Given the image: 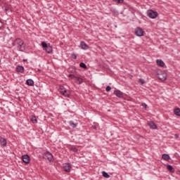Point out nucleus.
Listing matches in <instances>:
<instances>
[{"mask_svg": "<svg viewBox=\"0 0 180 180\" xmlns=\"http://www.w3.org/2000/svg\"><path fill=\"white\" fill-rule=\"evenodd\" d=\"M13 46L17 47L19 51H25V46L23 42V40L20 39V38L16 39L12 43Z\"/></svg>", "mask_w": 180, "mask_h": 180, "instance_id": "f257e3e1", "label": "nucleus"}, {"mask_svg": "<svg viewBox=\"0 0 180 180\" xmlns=\"http://www.w3.org/2000/svg\"><path fill=\"white\" fill-rule=\"evenodd\" d=\"M41 46L43 50H44L46 53H47V54H51V53H53V46H51L50 44L42 41Z\"/></svg>", "mask_w": 180, "mask_h": 180, "instance_id": "f03ea898", "label": "nucleus"}, {"mask_svg": "<svg viewBox=\"0 0 180 180\" xmlns=\"http://www.w3.org/2000/svg\"><path fill=\"white\" fill-rule=\"evenodd\" d=\"M59 92L63 95V96H65V98H70V91L64 87V86H60L59 88Z\"/></svg>", "mask_w": 180, "mask_h": 180, "instance_id": "7ed1b4c3", "label": "nucleus"}, {"mask_svg": "<svg viewBox=\"0 0 180 180\" xmlns=\"http://www.w3.org/2000/svg\"><path fill=\"white\" fill-rule=\"evenodd\" d=\"M148 16L150 19H155L157 16H158V13L157 11H154L153 10L148 11Z\"/></svg>", "mask_w": 180, "mask_h": 180, "instance_id": "20e7f679", "label": "nucleus"}, {"mask_svg": "<svg viewBox=\"0 0 180 180\" xmlns=\"http://www.w3.org/2000/svg\"><path fill=\"white\" fill-rule=\"evenodd\" d=\"M43 158L45 160H48L50 162L53 161V154H51L50 152L47 151L45 152L43 156Z\"/></svg>", "mask_w": 180, "mask_h": 180, "instance_id": "39448f33", "label": "nucleus"}, {"mask_svg": "<svg viewBox=\"0 0 180 180\" xmlns=\"http://www.w3.org/2000/svg\"><path fill=\"white\" fill-rule=\"evenodd\" d=\"M135 34L138 36L139 37H141V36H143L144 34V31L141 27H137L135 30Z\"/></svg>", "mask_w": 180, "mask_h": 180, "instance_id": "423d86ee", "label": "nucleus"}, {"mask_svg": "<svg viewBox=\"0 0 180 180\" xmlns=\"http://www.w3.org/2000/svg\"><path fill=\"white\" fill-rule=\"evenodd\" d=\"M158 78H159L160 81H165L167 79V73L165 72L158 73Z\"/></svg>", "mask_w": 180, "mask_h": 180, "instance_id": "0eeeda50", "label": "nucleus"}, {"mask_svg": "<svg viewBox=\"0 0 180 180\" xmlns=\"http://www.w3.org/2000/svg\"><path fill=\"white\" fill-rule=\"evenodd\" d=\"M22 160L25 164H29V162H30V156L28 155H23L22 156Z\"/></svg>", "mask_w": 180, "mask_h": 180, "instance_id": "6e6552de", "label": "nucleus"}, {"mask_svg": "<svg viewBox=\"0 0 180 180\" xmlns=\"http://www.w3.org/2000/svg\"><path fill=\"white\" fill-rule=\"evenodd\" d=\"M63 169H64V171H65V172H70L71 164H70V163L63 164Z\"/></svg>", "mask_w": 180, "mask_h": 180, "instance_id": "1a4fd4ad", "label": "nucleus"}, {"mask_svg": "<svg viewBox=\"0 0 180 180\" xmlns=\"http://www.w3.org/2000/svg\"><path fill=\"white\" fill-rule=\"evenodd\" d=\"M79 47L82 49V50H88V49H89L88 44H86V43H85L84 41L80 42Z\"/></svg>", "mask_w": 180, "mask_h": 180, "instance_id": "9d476101", "label": "nucleus"}, {"mask_svg": "<svg viewBox=\"0 0 180 180\" xmlns=\"http://www.w3.org/2000/svg\"><path fill=\"white\" fill-rule=\"evenodd\" d=\"M114 95H115V96L117 98H123V92H122L120 90H115Z\"/></svg>", "mask_w": 180, "mask_h": 180, "instance_id": "9b49d317", "label": "nucleus"}, {"mask_svg": "<svg viewBox=\"0 0 180 180\" xmlns=\"http://www.w3.org/2000/svg\"><path fill=\"white\" fill-rule=\"evenodd\" d=\"M148 126L152 130L157 129V124L154 123V122H150L148 123Z\"/></svg>", "mask_w": 180, "mask_h": 180, "instance_id": "f8f14e48", "label": "nucleus"}, {"mask_svg": "<svg viewBox=\"0 0 180 180\" xmlns=\"http://www.w3.org/2000/svg\"><path fill=\"white\" fill-rule=\"evenodd\" d=\"M17 72H20L21 74H23L25 72V68L23 66H18L16 68Z\"/></svg>", "mask_w": 180, "mask_h": 180, "instance_id": "ddd939ff", "label": "nucleus"}, {"mask_svg": "<svg viewBox=\"0 0 180 180\" xmlns=\"http://www.w3.org/2000/svg\"><path fill=\"white\" fill-rule=\"evenodd\" d=\"M157 65H159V67H164L165 65V63L161 59H158L156 60Z\"/></svg>", "mask_w": 180, "mask_h": 180, "instance_id": "4468645a", "label": "nucleus"}, {"mask_svg": "<svg viewBox=\"0 0 180 180\" xmlns=\"http://www.w3.org/2000/svg\"><path fill=\"white\" fill-rule=\"evenodd\" d=\"M26 84L27 85H28L29 86H33V85H34V82L33 81V79H28L26 81Z\"/></svg>", "mask_w": 180, "mask_h": 180, "instance_id": "2eb2a0df", "label": "nucleus"}, {"mask_svg": "<svg viewBox=\"0 0 180 180\" xmlns=\"http://www.w3.org/2000/svg\"><path fill=\"white\" fill-rule=\"evenodd\" d=\"M163 160H165V161H169V160L171 159V157H169V155L168 154H163L162 156Z\"/></svg>", "mask_w": 180, "mask_h": 180, "instance_id": "dca6fc26", "label": "nucleus"}, {"mask_svg": "<svg viewBox=\"0 0 180 180\" xmlns=\"http://www.w3.org/2000/svg\"><path fill=\"white\" fill-rule=\"evenodd\" d=\"M167 169L169 172H175V169H174V167H172V165H167Z\"/></svg>", "mask_w": 180, "mask_h": 180, "instance_id": "f3484780", "label": "nucleus"}, {"mask_svg": "<svg viewBox=\"0 0 180 180\" xmlns=\"http://www.w3.org/2000/svg\"><path fill=\"white\" fill-rule=\"evenodd\" d=\"M1 146H3V147H6V144H7L6 139H2L1 141Z\"/></svg>", "mask_w": 180, "mask_h": 180, "instance_id": "a211bd4d", "label": "nucleus"}, {"mask_svg": "<svg viewBox=\"0 0 180 180\" xmlns=\"http://www.w3.org/2000/svg\"><path fill=\"white\" fill-rule=\"evenodd\" d=\"M76 81H77V84H79V85H81V84H82V82H84V81L82 80V78H81V77H76Z\"/></svg>", "mask_w": 180, "mask_h": 180, "instance_id": "6ab92c4d", "label": "nucleus"}, {"mask_svg": "<svg viewBox=\"0 0 180 180\" xmlns=\"http://www.w3.org/2000/svg\"><path fill=\"white\" fill-rule=\"evenodd\" d=\"M102 175L104 176V178H110V175H109V174L105 171L102 172Z\"/></svg>", "mask_w": 180, "mask_h": 180, "instance_id": "aec40b11", "label": "nucleus"}, {"mask_svg": "<svg viewBox=\"0 0 180 180\" xmlns=\"http://www.w3.org/2000/svg\"><path fill=\"white\" fill-rule=\"evenodd\" d=\"M30 120H31V122H32V123H34V124L37 123V119L36 117H34V116L31 117H30Z\"/></svg>", "mask_w": 180, "mask_h": 180, "instance_id": "412c9836", "label": "nucleus"}, {"mask_svg": "<svg viewBox=\"0 0 180 180\" xmlns=\"http://www.w3.org/2000/svg\"><path fill=\"white\" fill-rule=\"evenodd\" d=\"M79 67L81 68H84V70H86L88 68L84 63H80Z\"/></svg>", "mask_w": 180, "mask_h": 180, "instance_id": "4be33fe9", "label": "nucleus"}, {"mask_svg": "<svg viewBox=\"0 0 180 180\" xmlns=\"http://www.w3.org/2000/svg\"><path fill=\"white\" fill-rule=\"evenodd\" d=\"M174 114L176 115V116H180V108L175 109Z\"/></svg>", "mask_w": 180, "mask_h": 180, "instance_id": "5701e85b", "label": "nucleus"}, {"mask_svg": "<svg viewBox=\"0 0 180 180\" xmlns=\"http://www.w3.org/2000/svg\"><path fill=\"white\" fill-rule=\"evenodd\" d=\"M69 124H70V126H71L73 129H75V127H77V125H76L75 123H74L72 121H70Z\"/></svg>", "mask_w": 180, "mask_h": 180, "instance_id": "b1692460", "label": "nucleus"}, {"mask_svg": "<svg viewBox=\"0 0 180 180\" xmlns=\"http://www.w3.org/2000/svg\"><path fill=\"white\" fill-rule=\"evenodd\" d=\"M4 26H5V24L4 23V22H2V20L0 18V30H2Z\"/></svg>", "mask_w": 180, "mask_h": 180, "instance_id": "393cba45", "label": "nucleus"}, {"mask_svg": "<svg viewBox=\"0 0 180 180\" xmlns=\"http://www.w3.org/2000/svg\"><path fill=\"white\" fill-rule=\"evenodd\" d=\"M113 2H116V4H123L124 0H112Z\"/></svg>", "mask_w": 180, "mask_h": 180, "instance_id": "a878e982", "label": "nucleus"}, {"mask_svg": "<svg viewBox=\"0 0 180 180\" xmlns=\"http://www.w3.org/2000/svg\"><path fill=\"white\" fill-rule=\"evenodd\" d=\"M71 57L73 58V60H77V54H75V53H71Z\"/></svg>", "mask_w": 180, "mask_h": 180, "instance_id": "bb28decb", "label": "nucleus"}, {"mask_svg": "<svg viewBox=\"0 0 180 180\" xmlns=\"http://www.w3.org/2000/svg\"><path fill=\"white\" fill-rule=\"evenodd\" d=\"M139 82L141 83V85H144V83L146 82L144 81V79H139Z\"/></svg>", "mask_w": 180, "mask_h": 180, "instance_id": "cd10ccee", "label": "nucleus"}, {"mask_svg": "<svg viewBox=\"0 0 180 180\" xmlns=\"http://www.w3.org/2000/svg\"><path fill=\"white\" fill-rule=\"evenodd\" d=\"M111 89H112V87H110V86H107L105 88V91L107 92H109Z\"/></svg>", "mask_w": 180, "mask_h": 180, "instance_id": "c85d7f7f", "label": "nucleus"}, {"mask_svg": "<svg viewBox=\"0 0 180 180\" xmlns=\"http://www.w3.org/2000/svg\"><path fill=\"white\" fill-rule=\"evenodd\" d=\"M71 150L73 151V153H77L78 151V149L75 147L72 148Z\"/></svg>", "mask_w": 180, "mask_h": 180, "instance_id": "c756f323", "label": "nucleus"}, {"mask_svg": "<svg viewBox=\"0 0 180 180\" xmlns=\"http://www.w3.org/2000/svg\"><path fill=\"white\" fill-rule=\"evenodd\" d=\"M70 78H75V75H69Z\"/></svg>", "mask_w": 180, "mask_h": 180, "instance_id": "7c9ffc66", "label": "nucleus"}, {"mask_svg": "<svg viewBox=\"0 0 180 180\" xmlns=\"http://www.w3.org/2000/svg\"><path fill=\"white\" fill-rule=\"evenodd\" d=\"M174 137H175V139H178V137H179V136L176 134L174 135Z\"/></svg>", "mask_w": 180, "mask_h": 180, "instance_id": "2f4dec72", "label": "nucleus"}, {"mask_svg": "<svg viewBox=\"0 0 180 180\" xmlns=\"http://www.w3.org/2000/svg\"><path fill=\"white\" fill-rule=\"evenodd\" d=\"M145 108H147V104H146V103H143V105Z\"/></svg>", "mask_w": 180, "mask_h": 180, "instance_id": "473e14b6", "label": "nucleus"}, {"mask_svg": "<svg viewBox=\"0 0 180 180\" xmlns=\"http://www.w3.org/2000/svg\"><path fill=\"white\" fill-rule=\"evenodd\" d=\"M23 61H27V59H23Z\"/></svg>", "mask_w": 180, "mask_h": 180, "instance_id": "72a5a7b5", "label": "nucleus"}, {"mask_svg": "<svg viewBox=\"0 0 180 180\" xmlns=\"http://www.w3.org/2000/svg\"><path fill=\"white\" fill-rule=\"evenodd\" d=\"M40 71H41L40 69H38V72H40Z\"/></svg>", "mask_w": 180, "mask_h": 180, "instance_id": "f704fd0d", "label": "nucleus"}]
</instances>
